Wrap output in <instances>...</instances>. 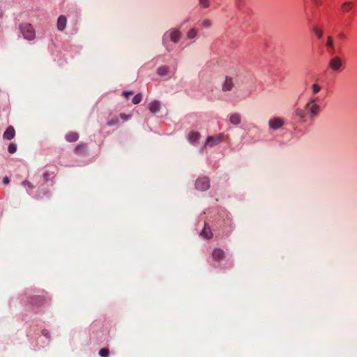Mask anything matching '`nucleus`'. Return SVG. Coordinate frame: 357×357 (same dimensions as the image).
I'll return each instance as SVG.
<instances>
[{"label":"nucleus","mask_w":357,"mask_h":357,"mask_svg":"<svg viewBox=\"0 0 357 357\" xmlns=\"http://www.w3.org/2000/svg\"><path fill=\"white\" fill-rule=\"evenodd\" d=\"M229 122L233 126H238L241 122V115L238 113H233L228 116Z\"/></svg>","instance_id":"1a4fd4ad"},{"label":"nucleus","mask_w":357,"mask_h":357,"mask_svg":"<svg viewBox=\"0 0 357 357\" xmlns=\"http://www.w3.org/2000/svg\"><path fill=\"white\" fill-rule=\"evenodd\" d=\"M210 187L209 180L207 177H199L195 182V188L200 191H205Z\"/></svg>","instance_id":"39448f33"},{"label":"nucleus","mask_w":357,"mask_h":357,"mask_svg":"<svg viewBox=\"0 0 357 357\" xmlns=\"http://www.w3.org/2000/svg\"><path fill=\"white\" fill-rule=\"evenodd\" d=\"M312 2L317 6L321 4V0H312Z\"/></svg>","instance_id":"e433bc0d"},{"label":"nucleus","mask_w":357,"mask_h":357,"mask_svg":"<svg viewBox=\"0 0 357 357\" xmlns=\"http://www.w3.org/2000/svg\"><path fill=\"white\" fill-rule=\"evenodd\" d=\"M197 36V31L195 29H190L188 32H187V37L189 38V39H192L194 38H195Z\"/></svg>","instance_id":"393cba45"},{"label":"nucleus","mask_w":357,"mask_h":357,"mask_svg":"<svg viewBox=\"0 0 357 357\" xmlns=\"http://www.w3.org/2000/svg\"><path fill=\"white\" fill-rule=\"evenodd\" d=\"M79 139V135L77 132H71L66 135V139L69 142H74L77 141Z\"/></svg>","instance_id":"f3484780"},{"label":"nucleus","mask_w":357,"mask_h":357,"mask_svg":"<svg viewBox=\"0 0 357 357\" xmlns=\"http://www.w3.org/2000/svg\"><path fill=\"white\" fill-rule=\"evenodd\" d=\"M311 89H312V93L313 95H316L317 94L320 90H321V86L317 84H313L311 86Z\"/></svg>","instance_id":"b1692460"},{"label":"nucleus","mask_w":357,"mask_h":357,"mask_svg":"<svg viewBox=\"0 0 357 357\" xmlns=\"http://www.w3.org/2000/svg\"><path fill=\"white\" fill-rule=\"evenodd\" d=\"M284 125V121L280 117H274L268 121L270 129L278 130Z\"/></svg>","instance_id":"0eeeda50"},{"label":"nucleus","mask_w":357,"mask_h":357,"mask_svg":"<svg viewBox=\"0 0 357 357\" xmlns=\"http://www.w3.org/2000/svg\"><path fill=\"white\" fill-rule=\"evenodd\" d=\"M133 94V91H124L123 92V95L126 97V98H128L130 96L132 95Z\"/></svg>","instance_id":"72a5a7b5"},{"label":"nucleus","mask_w":357,"mask_h":357,"mask_svg":"<svg viewBox=\"0 0 357 357\" xmlns=\"http://www.w3.org/2000/svg\"><path fill=\"white\" fill-rule=\"evenodd\" d=\"M295 114L296 116L299 117L300 119H304L305 116V111L301 108H297L295 110Z\"/></svg>","instance_id":"4be33fe9"},{"label":"nucleus","mask_w":357,"mask_h":357,"mask_svg":"<svg viewBox=\"0 0 357 357\" xmlns=\"http://www.w3.org/2000/svg\"><path fill=\"white\" fill-rule=\"evenodd\" d=\"M20 28L24 38L29 40L35 38V31L31 24H22L20 25Z\"/></svg>","instance_id":"7ed1b4c3"},{"label":"nucleus","mask_w":357,"mask_h":357,"mask_svg":"<svg viewBox=\"0 0 357 357\" xmlns=\"http://www.w3.org/2000/svg\"><path fill=\"white\" fill-rule=\"evenodd\" d=\"M50 174L47 172H45L43 174V178L45 182H47L50 180Z\"/></svg>","instance_id":"473e14b6"},{"label":"nucleus","mask_w":357,"mask_h":357,"mask_svg":"<svg viewBox=\"0 0 357 357\" xmlns=\"http://www.w3.org/2000/svg\"><path fill=\"white\" fill-rule=\"evenodd\" d=\"M119 123V118L117 116H115L114 118H112V119H110L108 122H107V126H112L114 125H116Z\"/></svg>","instance_id":"cd10ccee"},{"label":"nucleus","mask_w":357,"mask_h":357,"mask_svg":"<svg viewBox=\"0 0 357 357\" xmlns=\"http://www.w3.org/2000/svg\"><path fill=\"white\" fill-rule=\"evenodd\" d=\"M75 153L78 155H85L86 151V146L84 144H77L74 150Z\"/></svg>","instance_id":"dca6fc26"},{"label":"nucleus","mask_w":357,"mask_h":357,"mask_svg":"<svg viewBox=\"0 0 357 357\" xmlns=\"http://www.w3.org/2000/svg\"><path fill=\"white\" fill-rule=\"evenodd\" d=\"M9 182H10V180L8 178V177L5 176V177L3 178V184L7 185V184L9 183Z\"/></svg>","instance_id":"f704fd0d"},{"label":"nucleus","mask_w":357,"mask_h":357,"mask_svg":"<svg viewBox=\"0 0 357 357\" xmlns=\"http://www.w3.org/2000/svg\"><path fill=\"white\" fill-rule=\"evenodd\" d=\"M312 31L314 33V34L318 37L321 38L322 36V31L321 29H319L317 26H313Z\"/></svg>","instance_id":"bb28decb"},{"label":"nucleus","mask_w":357,"mask_h":357,"mask_svg":"<svg viewBox=\"0 0 357 357\" xmlns=\"http://www.w3.org/2000/svg\"><path fill=\"white\" fill-rule=\"evenodd\" d=\"M228 98L227 99V101H229L231 100V96H227Z\"/></svg>","instance_id":"58836bf2"},{"label":"nucleus","mask_w":357,"mask_h":357,"mask_svg":"<svg viewBox=\"0 0 357 357\" xmlns=\"http://www.w3.org/2000/svg\"><path fill=\"white\" fill-rule=\"evenodd\" d=\"M160 109V102L157 100H154L149 104V110L151 113L155 114Z\"/></svg>","instance_id":"2eb2a0df"},{"label":"nucleus","mask_w":357,"mask_h":357,"mask_svg":"<svg viewBox=\"0 0 357 357\" xmlns=\"http://www.w3.org/2000/svg\"><path fill=\"white\" fill-rule=\"evenodd\" d=\"M168 70H169L168 67H167V66H162V67H160L158 69V75H160L161 76H163V75H165L167 74Z\"/></svg>","instance_id":"5701e85b"},{"label":"nucleus","mask_w":357,"mask_h":357,"mask_svg":"<svg viewBox=\"0 0 357 357\" xmlns=\"http://www.w3.org/2000/svg\"><path fill=\"white\" fill-rule=\"evenodd\" d=\"M342 66L343 63L342 59L339 56L333 57L328 62V67L333 71H340Z\"/></svg>","instance_id":"423d86ee"},{"label":"nucleus","mask_w":357,"mask_h":357,"mask_svg":"<svg viewBox=\"0 0 357 357\" xmlns=\"http://www.w3.org/2000/svg\"><path fill=\"white\" fill-rule=\"evenodd\" d=\"M201 137V135L197 132H192L189 134L188 140L193 145H197L199 143V140Z\"/></svg>","instance_id":"9b49d317"},{"label":"nucleus","mask_w":357,"mask_h":357,"mask_svg":"<svg viewBox=\"0 0 357 357\" xmlns=\"http://www.w3.org/2000/svg\"><path fill=\"white\" fill-rule=\"evenodd\" d=\"M38 298L40 299V301L41 302V303L43 302L44 299L43 298H40V297H38Z\"/></svg>","instance_id":"4c0bfd02"},{"label":"nucleus","mask_w":357,"mask_h":357,"mask_svg":"<svg viewBox=\"0 0 357 357\" xmlns=\"http://www.w3.org/2000/svg\"><path fill=\"white\" fill-rule=\"evenodd\" d=\"M15 135V130L11 126H8L3 133V138L10 140L14 138Z\"/></svg>","instance_id":"f8f14e48"},{"label":"nucleus","mask_w":357,"mask_h":357,"mask_svg":"<svg viewBox=\"0 0 357 357\" xmlns=\"http://www.w3.org/2000/svg\"><path fill=\"white\" fill-rule=\"evenodd\" d=\"M99 354L102 357H107L109 356V349L107 348L101 349L99 351Z\"/></svg>","instance_id":"c85d7f7f"},{"label":"nucleus","mask_w":357,"mask_h":357,"mask_svg":"<svg viewBox=\"0 0 357 357\" xmlns=\"http://www.w3.org/2000/svg\"><path fill=\"white\" fill-rule=\"evenodd\" d=\"M333 40L331 36H328V41L326 45H333Z\"/></svg>","instance_id":"c9c22d12"},{"label":"nucleus","mask_w":357,"mask_h":357,"mask_svg":"<svg viewBox=\"0 0 357 357\" xmlns=\"http://www.w3.org/2000/svg\"><path fill=\"white\" fill-rule=\"evenodd\" d=\"M201 26L205 29H209L212 26V21L209 19H204L202 21Z\"/></svg>","instance_id":"412c9836"},{"label":"nucleus","mask_w":357,"mask_h":357,"mask_svg":"<svg viewBox=\"0 0 357 357\" xmlns=\"http://www.w3.org/2000/svg\"><path fill=\"white\" fill-rule=\"evenodd\" d=\"M200 236L204 238L210 239L213 236L211 228L205 225L204 229L200 233Z\"/></svg>","instance_id":"ddd939ff"},{"label":"nucleus","mask_w":357,"mask_h":357,"mask_svg":"<svg viewBox=\"0 0 357 357\" xmlns=\"http://www.w3.org/2000/svg\"><path fill=\"white\" fill-rule=\"evenodd\" d=\"M238 73L239 68L236 66L227 69V75L225 76V93L231 92L232 95L236 94Z\"/></svg>","instance_id":"f257e3e1"},{"label":"nucleus","mask_w":357,"mask_h":357,"mask_svg":"<svg viewBox=\"0 0 357 357\" xmlns=\"http://www.w3.org/2000/svg\"><path fill=\"white\" fill-rule=\"evenodd\" d=\"M305 108L308 110L309 116L312 118L318 116L321 107L317 103L315 100H310L305 105Z\"/></svg>","instance_id":"20e7f679"},{"label":"nucleus","mask_w":357,"mask_h":357,"mask_svg":"<svg viewBox=\"0 0 357 357\" xmlns=\"http://www.w3.org/2000/svg\"><path fill=\"white\" fill-rule=\"evenodd\" d=\"M354 8V3L351 1H347L342 3L341 10L343 13H348Z\"/></svg>","instance_id":"a211bd4d"},{"label":"nucleus","mask_w":357,"mask_h":357,"mask_svg":"<svg viewBox=\"0 0 357 357\" xmlns=\"http://www.w3.org/2000/svg\"><path fill=\"white\" fill-rule=\"evenodd\" d=\"M212 257L214 261L219 262L223 257V251L220 249H215L212 254Z\"/></svg>","instance_id":"4468645a"},{"label":"nucleus","mask_w":357,"mask_h":357,"mask_svg":"<svg viewBox=\"0 0 357 357\" xmlns=\"http://www.w3.org/2000/svg\"><path fill=\"white\" fill-rule=\"evenodd\" d=\"M120 117L121 118L122 120L127 121L131 117V115H127L126 114H121Z\"/></svg>","instance_id":"7c9ffc66"},{"label":"nucleus","mask_w":357,"mask_h":357,"mask_svg":"<svg viewBox=\"0 0 357 357\" xmlns=\"http://www.w3.org/2000/svg\"><path fill=\"white\" fill-rule=\"evenodd\" d=\"M198 3L202 9H207L210 7V0H198Z\"/></svg>","instance_id":"aec40b11"},{"label":"nucleus","mask_w":357,"mask_h":357,"mask_svg":"<svg viewBox=\"0 0 357 357\" xmlns=\"http://www.w3.org/2000/svg\"><path fill=\"white\" fill-rule=\"evenodd\" d=\"M344 36L343 34H339L337 37L336 42L341 43L344 42Z\"/></svg>","instance_id":"2f4dec72"},{"label":"nucleus","mask_w":357,"mask_h":357,"mask_svg":"<svg viewBox=\"0 0 357 357\" xmlns=\"http://www.w3.org/2000/svg\"><path fill=\"white\" fill-rule=\"evenodd\" d=\"M22 185L26 189V191L29 194H31L32 192V190L34 187L29 181H24L22 183Z\"/></svg>","instance_id":"6ab92c4d"},{"label":"nucleus","mask_w":357,"mask_h":357,"mask_svg":"<svg viewBox=\"0 0 357 357\" xmlns=\"http://www.w3.org/2000/svg\"><path fill=\"white\" fill-rule=\"evenodd\" d=\"M222 141V134H220L217 136H211L208 137L206 141L205 146H208L210 147L213 146L214 145L221 142Z\"/></svg>","instance_id":"6e6552de"},{"label":"nucleus","mask_w":357,"mask_h":357,"mask_svg":"<svg viewBox=\"0 0 357 357\" xmlns=\"http://www.w3.org/2000/svg\"><path fill=\"white\" fill-rule=\"evenodd\" d=\"M181 36V33L178 29H170L166 31L163 36L164 43H177L179 42Z\"/></svg>","instance_id":"f03ea898"},{"label":"nucleus","mask_w":357,"mask_h":357,"mask_svg":"<svg viewBox=\"0 0 357 357\" xmlns=\"http://www.w3.org/2000/svg\"><path fill=\"white\" fill-rule=\"evenodd\" d=\"M67 18L65 15H60L57 20V29L59 31H63L66 27Z\"/></svg>","instance_id":"9d476101"},{"label":"nucleus","mask_w":357,"mask_h":357,"mask_svg":"<svg viewBox=\"0 0 357 357\" xmlns=\"http://www.w3.org/2000/svg\"><path fill=\"white\" fill-rule=\"evenodd\" d=\"M17 151V146L15 144H10L8 146V152L10 153H14Z\"/></svg>","instance_id":"c756f323"},{"label":"nucleus","mask_w":357,"mask_h":357,"mask_svg":"<svg viewBox=\"0 0 357 357\" xmlns=\"http://www.w3.org/2000/svg\"><path fill=\"white\" fill-rule=\"evenodd\" d=\"M142 94L137 93L132 98V103L135 105H137V104L139 103L142 101Z\"/></svg>","instance_id":"a878e982"}]
</instances>
